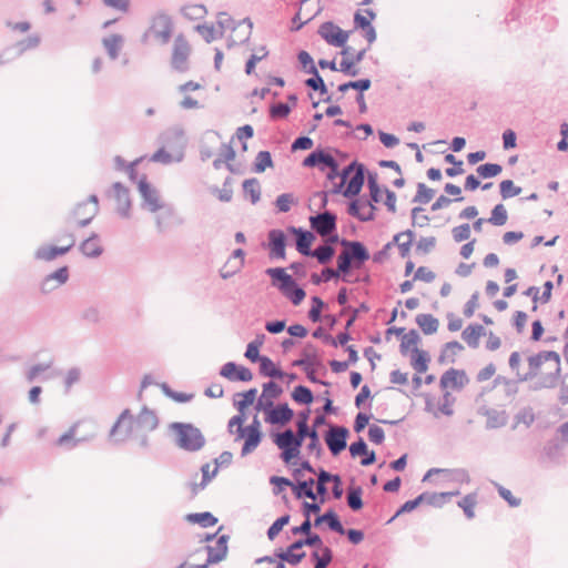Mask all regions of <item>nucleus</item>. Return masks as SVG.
<instances>
[{
    "label": "nucleus",
    "instance_id": "nucleus-1",
    "mask_svg": "<svg viewBox=\"0 0 568 568\" xmlns=\"http://www.w3.org/2000/svg\"><path fill=\"white\" fill-rule=\"evenodd\" d=\"M248 140V124L237 129L236 135L233 136L229 143H224L221 136L215 132H207L203 138V144L201 149L202 159H212L213 165L220 169L222 164H226L227 168L233 171L231 161L235 156L234 146L241 145L242 151L245 152L247 149Z\"/></svg>",
    "mask_w": 568,
    "mask_h": 568
},
{
    "label": "nucleus",
    "instance_id": "nucleus-2",
    "mask_svg": "<svg viewBox=\"0 0 568 568\" xmlns=\"http://www.w3.org/2000/svg\"><path fill=\"white\" fill-rule=\"evenodd\" d=\"M547 362H552L554 367L552 371L542 375L540 379L534 385V389H542V388H555L558 385L559 377L561 376V361L560 355L555 351H541L535 355L528 357L529 371L520 375L517 374L519 382H527L535 378L542 364Z\"/></svg>",
    "mask_w": 568,
    "mask_h": 568
},
{
    "label": "nucleus",
    "instance_id": "nucleus-3",
    "mask_svg": "<svg viewBox=\"0 0 568 568\" xmlns=\"http://www.w3.org/2000/svg\"><path fill=\"white\" fill-rule=\"evenodd\" d=\"M121 426H124L125 430L120 440H124L132 435H141V444L145 445V435L156 428L158 418L153 412L146 408H143L136 418H133L129 410L125 409L112 427L110 436L114 437Z\"/></svg>",
    "mask_w": 568,
    "mask_h": 568
},
{
    "label": "nucleus",
    "instance_id": "nucleus-4",
    "mask_svg": "<svg viewBox=\"0 0 568 568\" xmlns=\"http://www.w3.org/2000/svg\"><path fill=\"white\" fill-rule=\"evenodd\" d=\"M170 428L174 432L178 447L186 452H197L204 444L205 438L201 430L186 423H172Z\"/></svg>",
    "mask_w": 568,
    "mask_h": 568
},
{
    "label": "nucleus",
    "instance_id": "nucleus-5",
    "mask_svg": "<svg viewBox=\"0 0 568 568\" xmlns=\"http://www.w3.org/2000/svg\"><path fill=\"white\" fill-rule=\"evenodd\" d=\"M242 399H235L234 405L240 414L232 417L229 422V433L234 437V442H242V455L248 453V426H245L244 409L248 405V392L239 394Z\"/></svg>",
    "mask_w": 568,
    "mask_h": 568
},
{
    "label": "nucleus",
    "instance_id": "nucleus-6",
    "mask_svg": "<svg viewBox=\"0 0 568 568\" xmlns=\"http://www.w3.org/2000/svg\"><path fill=\"white\" fill-rule=\"evenodd\" d=\"M184 134L181 130H174L165 135L164 148L156 151L151 161L161 163H171L180 161L183 156Z\"/></svg>",
    "mask_w": 568,
    "mask_h": 568
},
{
    "label": "nucleus",
    "instance_id": "nucleus-7",
    "mask_svg": "<svg viewBox=\"0 0 568 568\" xmlns=\"http://www.w3.org/2000/svg\"><path fill=\"white\" fill-rule=\"evenodd\" d=\"M197 32L203 37L206 42L214 41L217 37L224 36L226 31H235L236 27L234 20L225 12L217 16L216 26L199 24Z\"/></svg>",
    "mask_w": 568,
    "mask_h": 568
},
{
    "label": "nucleus",
    "instance_id": "nucleus-8",
    "mask_svg": "<svg viewBox=\"0 0 568 568\" xmlns=\"http://www.w3.org/2000/svg\"><path fill=\"white\" fill-rule=\"evenodd\" d=\"M348 437V428L344 426L329 425V429L324 435V440L331 454L333 456H337L347 447Z\"/></svg>",
    "mask_w": 568,
    "mask_h": 568
},
{
    "label": "nucleus",
    "instance_id": "nucleus-9",
    "mask_svg": "<svg viewBox=\"0 0 568 568\" xmlns=\"http://www.w3.org/2000/svg\"><path fill=\"white\" fill-rule=\"evenodd\" d=\"M287 236L281 229H272L267 232V243L264 247L268 250L270 260H284L286 257Z\"/></svg>",
    "mask_w": 568,
    "mask_h": 568
},
{
    "label": "nucleus",
    "instance_id": "nucleus-10",
    "mask_svg": "<svg viewBox=\"0 0 568 568\" xmlns=\"http://www.w3.org/2000/svg\"><path fill=\"white\" fill-rule=\"evenodd\" d=\"M173 23L169 16L164 13H159L153 17L150 29L145 37L151 34L154 39H156L161 44H166L172 36Z\"/></svg>",
    "mask_w": 568,
    "mask_h": 568
},
{
    "label": "nucleus",
    "instance_id": "nucleus-11",
    "mask_svg": "<svg viewBox=\"0 0 568 568\" xmlns=\"http://www.w3.org/2000/svg\"><path fill=\"white\" fill-rule=\"evenodd\" d=\"M311 227L321 236H327L337 230V216L331 211H324L310 217Z\"/></svg>",
    "mask_w": 568,
    "mask_h": 568
},
{
    "label": "nucleus",
    "instance_id": "nucleus-12",
    "mask_svg": "<svg viewBox=\"0 0 568 568\" xmlns=\"http://www.w3.org/2000/svg\"><path fill=\"white\" fill-rule=\"evenodd\" d=\"M341 244L345 248L341 254H345L354 267H361L371 255L366 246L359 241H348L343 239Z\"/></svg>",
    "mask_w": 568,
    "mask_h": 568
},
{
    "label": "nucleus",
    "instance_id": "nucleus-13",
    "mask_svg": "<svg viewBox=\"0 0 568 568\" xmlns=\"http://www.w3.org/2000/svg\"><path fill=\"white\" fill-rule=\"evenodd\" d=\"M318 34L331 45L344 47L348 39V32L342 30L333 22L327 21L321 24Z\"/></svg>",
    "mask_w": 568,
    "mask_h": 568
},
{
    "label": "nucleus",
    "instance_id": "nucleus-14",
    "mask_svg": "<svg viewBox=\"0 0 568 568\" xmlns=\"http://www.w3.org/2000/svg\"><path fill=\"white\" fill-rule=\"evenodd\" d=\"M190 54V47L187 42L179 36L175 39L173 53H172V67L179 71L184 72L187 70V59Z\"/></svg>",
    "mask_w": 568,
    "mask_h": 568
},
{
    "label": "nucleus",
    "instance_id": "nucleus-15",
    "mask_svg": "<svg viewBox=\"0 0 568 568\" xmlns=\"http://www.w3.org/2000/svg\"><path fill=\"white\" fill-rule=\"evenodd\" d=\"M202 84L189 81L178 87L179 93L182 95L180 106L184 110H193L202 108L201 102L192 95V92L201 90Z\"/></svg>",
    "mask_w": 568,
    "mask_h": 568
},
{
    "label": "nucleus",
    "instance_id": "nucleus-16",
    "mask_svg": "<svg viewBox=\"0 0 568 568\" xmlns=\"http://www.w3.org/2000/svg\"><path fill=\"white\" fill-rule=\"evenodd\" d=\"M469 379L463 369L449 368L442 376L439 381L440 388L447 389H462Z\"/></svg>",
    "mask_w": 568,
    "mask_h": 568
},
{
    "label": "nucleus",
    "instance_id": "nucleus-17",
    "mask_svg": "<svg viewBox=\"0 0 568 568\" xmlns=\"http://www.w3.org/2000/svg\"><path fill=\"white\" fill-rule=\"evenodd\" d=\"M138 186L143 200V206L151 212L159 211L162 207V202L158 191L152 187L144 178L139 181Z\"/></svg>",
    "mask_w": 568,
    "mask_h": 568
},
{
    "label": "nucleus",
    "instance_id": "nucleus-18",
    "mask_svg": "<svg viewBox=\"0 0 568 568\" xmlns=\"http://www.w3.org/2000/svg\"><path fill=\"white\" fill-rule=\"evenodd\" d=\"M294 417V410L287 403L278 404L265 416V422L271 425L285 426Z\"/></svg>",
    "mask_w": 568,
    "mask_h": 568
},
{
    "label": "nucleus",
    "instance_id": "nucleus-19",
    "mask_svg": "<svg viewBox=\"0 0 568 568\" xmlns=\"http://www.w3.org/2000/svg\"><path fill=\"white\" fill-rule=\"evenodd\" d=\"M335 158L323 149H316L312 151L302 162V165L305 168H318L320 171H325V169L332 164Z\"/></svg>",
    "mask_w": 568,
    "mask_h": 568
},
{
    "label": "nucleus",
    "instance_id": "nucleus-20",
    "mask_svg": "<svg viewBox=\"0 0 568 568\" xmlns=\"http://www.w3.org/2000/svg\"><path fill=\"white\" fill-rule=\"evenodd\" d=\"M68 278L69 270L67 266H62L43 278L41 283V291L43 293H50L65 284Z\"/></svg>",
    "mask_w": 568,
    "mask_h": 568
},
{
    "label": "nucleus",
    "instance_id": "nucleus-21",
    "mask_svg": "<svg viewBox=\"0 0 568 568\" xmlns=\"http://www.w3.org/2000/svg\"><path fill=\"white\" fill-rule=\"evenodd\" d=\"M75 243V239L72 234L68 235V244L65 246H44L40 247L36 251L34 256L37 260L41 261H52L59 255H63L68 253Z\"/></svg>",
    "mask_w": 568,
    "mask_h": 568
},
{
    "label": "nucleus",
    "instance_id": "nucleus-22",
    "mask_svg": "<svg viewBox=\"0 0 568 568\" xmlns=\"http://www.w3.org/2000/svg\"><path fill=\"white\" fill-rule=\"evenodd\" d=\"M89 209L87 210L88 203H82L77 206L74 210V216L79 220L80 226L88 225L94 215L98 213L99 204L98 197L95 195H91L89 197Z\"/></svg>",
    "mask_w": 568,
    "mask_h": 568
},
{
    "label": "nucleus",
    "instance_id": "nucleus-23",
    "mask_svg": "<svg viewBox=\"0 0 568 568\" xmlns=\"http://www.w3.org/2000/svg\"><path fill=\"white\" fill-rule=\"evenodd\" d=\"M301 355L302 357L300 359H295L292 363L293 366L301 368L311 366H322V362L318 357L317 347L313 343H306Z\"/></svg>",
    "mask_w": 568,
    "mask_h": 568
},
{
    "label": "nucleus",
    "instance_id": "nucleus-24",
    "mask_svg": "<svg viewBox=\"0 0 568 568\" xmlns=\"http://www.w3.org/2000/svg\"><path fill=\"white\" fill-rule=\"evenodd\" d=\"M365 166L358 165V169L353 173L345 190L343 191V195L345 197L353 199L361 193L365 182Z\"/></svg>",
    "mask_w": 568,
    "mask_h": 568
},
{
    "label": "nucleus",
    "instance_id": "nucleus-25",
    "mask_svg": "<svg viewBox=\"0 0 568 568\" xmlns=\"http://www.w3.org/2000/svg\"><path fill=\"white\" fill-rule=\"evenodd\" d=\"M272 438L274 444L280 448H288V447H302L303 439L297 436L291 428L285 429L281 433H273Z\"/></svg>",
    "mask_w": 568,
    "mask_h": 568
},
{
    "label": "nucleus",
    "instance_id": "nucleus-26",
    "mask_svg": "<svg viewBox=\"0 0 568 568\" xmlns=\"http://www.w3.org/2000/svg\"><path fill=\"white\" fill-rule=\"evenodd\" d=\"M265 274L271 277L272 285L280 292L286 290V286L293 284L294 278L286 273L283 267H268L265 270Z\"/></svg>",
    "mask_w": 568,
    "mask_h": 568
},
{
    "label": "nucleus",
    "instance_id": "nucleus-27",
    "mask_svg": "<svg viewBox=\"0 0 568 568\" xmlns=\"http://www.w3.org/2000/svg\"><path fill=\"white\" fill-rule=\"evenodd\" d=\"M113 191L118 212L121 216L128 217L131 207L128 189L124 187L121 183L116 182L113 184Z\"/></svg>",
    "mask_w": 568,
    "mask_h": 568
},
{
    "label": "nucleus",
    "instance_id": "nucleus-28",
    "mask_svg": "<svg viewBox=\"0 0 568 568\" xmlns=\"http://www.w3.org/2000/svg\"><path fill=\"white\" fill-rule=\"evenodd\" d=\"M221 376L231 382H245L248 379V371L244 366L229 362L220 371Z\"/></svg>",
    "mask_w": 568,
    "mask_h": 568
},
{
    "label": "nucleus",
    "instance_id": "nucleus-29",
    "mask_svg": "<svg viewBox=\"0 0 568 568\" xmlns=\"http://www.w3.org/2000/svg\"><path fill=\"white\" fill-rule=\"evenodd\" d=\"M245 253L243 250L237 248L233 252L232 256L227 260L224 266L221 268V275L227 278L235 274L244 264Z\"/></svg>",
    "mask_w": 568,
    "mask_h": 568
},
{
    "label": "nucleus",
    "instance_id": "nucleus-30",
    "mask_svg": "<svg viewBox=\"0 0 568 568\" xmlns=\"http://www.w3.org/2000/svg\"><path fill=\"white\" fill-rule=\"evenodd\" d=\"M207 561L209 562H220L223 560L227 552V536H220L214 546H207Z\"/></svg>",
    "mask_w": 568,
    "mask_h": 568
},
{
    "label": "nucleus",
    "instance_id": "nucleus-31",
    "mask_svg": "<svg viewBox=\"0 0 568 568\" xmlns=\"http://www.w3.org/2000/svg\"><path fill=\"white\" fill-rule=\"evenodd\" d=\"M256 363L260 364L258 372L263 377L283 378L285 376V373L265 355L260 356V358L256 359Z\"/></svg>",
    "mask_w": 568,
    "mask_h": 568
},
{
    "label": "nucleus",
    "instance_id": "nucleus-32",
    "mask_svg": "<svg viewBox=\"0 0 568 568\" xmlns=\"http://www.w3.org/2000/svg\"><path fill=\"white\" fill-rule=\"evenodd\" d=\"M315 485L314 478H308L306 480L297 481V484L292 485V490L296 499L308 498L312 500L316 499V494L313 490V486Z\"/></svg>",
    "mask_w": 568,
    "mask_h": 568
},
{
    "label": "nucleus",
    "instance_id": "nucleus-33",
    "mask_svg": "<svg viewBox=\"0 0 568 568\" xmlns=\"http://www.w3.org/2000/svg\"><path fill=\"white\" fill-rule=\"evenodd\" d=\"M314 241L315 235L311 231L300 232V235L295 237L296 251L304 256H310V254H313L312 244Z\"/></svg>",
    "mask_w": 568,
    "mask_h": 568
},
{
    "label": "nucleus",
    "instance_id": "nucleus-34",
    "mask_svg": "<svg viewBox=\"0 0 568 568\" xmlns=\"http://www.w3.org/2000/svg\"><path fill=\"white\" fill-rule=\"evenodd\" d=\"M80 251L87 257H98L102 254L103 248L100 244L99 236L97 234H92L90 237L84 240L80 244Z\"/></svg>",
    "mask_w": 568,
    "mask_h": 568
},
{
    "label": "nucleus",
    "instance_id": "nucleus-35",
    "mask_svg": "<svg viewBox=\"0 0 568 568\" xmlns=\"http://www.w3.org/2000/svg\"><path fill=\"white\" fill-rule=\"evenodd\" d=\"M484 414L487 417L486 428L488 429L504 427L508 422V415L505 410L488 408Z\"/></svg>",
    "mask_w": 568,
    "mask_h": 568
},
{
    "label": "nucleus",
    "instance_id": "nucleus-36",
    "mask_svg": "<svg viewBox=\"0 0 568 568\" xmlns=\"http://www.w3.org/2000/svg\"><path fill=\"white\" fill-rule=\"evenodd\" d=\"M485 328L481 325H468L462 333L463 339L471 348H477L479 345V337L485 335Z\"/></svg>",
    "mask_w": 568,
    "mask_h": 568
},
{
    "label": "nucleus",
    "instance_id": "nucleus-37",
    "mask_svg": "<svg viewBox=\"0 0 568 568\" xmlns=\"http://www.w3.org/2000/svg\"><path fill=\"white\" fill-rule=\"evenodd\" d=\"M306 73L312 74V77L305 80V85L314 91H318L322 95L327 94V87L317 68L312 65V68L306 69Z\"/></svg>",
    "mask_w": 568,
    "mask_h": 568
},
{
    "label": "nucleus",
    "instance_id": "nucleus-38",
    "mask_svg": "<svg viewBox=\"0 0 568 568\" xmlns=\"http://www.w3.org/2000/svg\"><path fill=\"white\" fill-rule=\"evenodd\" d=\"M429 355L427 352L419 349L418 347L412 348V361L410 364L413 368L422 374L425 373L428 368Z\"/></svg>",
    "mask_w": 568,
    "mask_h": 568
},
{
    "label": "nucleus",
    "instance_id": "nucleus-39",
    "mask_svg": "<svg viewBox=\"0 0 568 568\" xmlns=\"http://www.w3.org/2000/svg\"><path fill=\"white\" fill-rule=\"evenodd\" d=\"M415 321L426 335L436 333L439 326L438 320L432 314H418Z\"/></svg>",
    "mask_w": 568,
    "mask_h": 568
},
{
    "label": "nucleus",
    "instance_id": "nucleus-40",
    "mask_svg": "<svg viewBox=\"0 0 568 568\" xmlns=\"http://www.w3.org/2000/svg\"><path fill=\"white\" fill-rule=\"evenodd\" d=\"M463 349H464V346L459 342H457V341L448 342L442 348L440 355L438 357V362L439 363H446V362L454 363L455 356L457 355V353H459Z\"/></svg>",
    "mask_w": 568,
    "mask_h": 568
},
{
    "label": "nucleus",
    "instance_id": "nucleus-41",
    "mask_svg": "<svg viewBox=\"0 0 568 568\" xmlns=\"http://www.w3.org/2000/svg\"><path fill=\"white\" fill-rule=\"evenodd\" d=\"M363 489L361 486H351L347 489V505L353 511H358L363 508L364 503L362 499Z\"/></svg>",
    "mask_w": 568,
    "mask_h": 568
},
{
    "label": "nucleus",
    "instance_id": "nucleus-42",
    "mask_svg": "<svg viewBox=\"0 0 568 568\" xmlns=\"http://www.w3.org/2000/svg\"><path fill=\"white\" fill-rule=\"evenodd\" d=\"M281 293L295 306L300 305L306 296L305 291L298 286L295 280L293 281V284L287 285L286 290Z\"/></svg>",
    "mask_w": 568,
    "mask_h": 568
},
{
    "label": "nucleus",
    "instance_id": "nucleus-43",
    "mask_svg": "<svg viewBox=\"0 0 568 568\" xmlns=\"http://www.w3.org/2000/svg\"><path fill=\"white\" fill-rule=\"evenodd\" d=\"M103 45L112 60H115L121 50L123 38L120 34H112L103 39Z\"/></svg>",
    "mask_w": 568,
    "mask_h": 568
},
{
    "label": "nucleus",
    "instance_id": "nucleus-44",
    "mask_svg": "<svg viewBox=\"0 0 568 568\" xmlns=\"http://www.w3.org/2000/svg\"><path fill=\"white\" fill-rule=\"evenodd\" d=\"M186 519L187 521L197 524L203 528L214 526L217 523V518L210 511L189 514Z\"/></svg>",
    "mask_w": 568,
    "mask_h": 568
},
{
    "label": "nucleus",
    "instance_id": "nucleus-45",
    "mask_svg": "<svg viewBox=\"0 0 568 568\" xmlns=\"http://www.w3.org/2000/svg\"><path fill=\"white\" fill-rule=\"evenodd\" d=\"M418 498H422V504L439 508L449 500V494L425 491L418 495Z\"/></svg>",
    "mask_w": 568,
    "mask_h": 568
},
{
    "label": "nucleus",
    "instance_id": "nucleus-46",
    "mask_svg": "<svg viewBox=\"0 0 568 568\" xmlns=\"http://www.w3.org/2000/svg\"><path fill=\"white\" fill-rule=\"evenodd\" d=\"M312 252L313 254H310V257H315L323 265L329 263L335 255V248L329 244L320 245Z\"/></svg>",
    "mask_w": 568,
    "mask_h": 568
},
{
    "label": "nucleus",
    "instance_id": "nucleus-47",
    "mask_svg": "<svg viewBox=\"0 0 568 568\" xmlns=\"http://www.w3.org/2000/svg\"><path fill=\"white\" fill-rule=\"evenodd\" d=\"M565 445L566 444L561 442L558 437L550 439L544 446V454L550 460H557L559 459L561 450L564 449Z\"/></svg>",
    "mask_w": 568,
    "mask_h": 568
},
{
    "label": "nucleus",
    "instance_id": "nucleus-48",
    "mask_svg": "<svg viewBox=\"0 0 568 568\" xmlns=\"http://www.w3.org/2000/svg\"><path fill=\"white\" fill-rule=\"evenodd\" d=\"M273 159L268 151H260L254 160L252 170L255 173H263L267 168H273Z\"/></svg>",
    "mask_w": 568,
    "mask_h": 568
},
{
    "label": "nucleus",
    "instance_id": "nucleus-49",
    "mask_svg": "<svg viewBox=\"0 0 568 568\" xmlns=\"http://www.w3.org/2000/svg\"><path fill=\"white\" fill-rule=\"evenodd\" d=\"M311 409L307 408L298 413V418L296 422L297 432L295 433L303 440L307 438V435L311 434L312 427L308 426Z\"/></svg>",
    "mask_w": 568,
    "mask_h": 568
},
{
    "label": "nucleus",
    "instance_id": "nucleus-50",
    "mask_svg": "<svg viewBox=\"0 0 568 568\" xmlns=\"http://www.w3.org/2000/svg\"><path fill=\"white\" fill-rule=\"evenodd\" d=\"M292 398L297 404L310 405L314 400V395L308 387L298 385L292 392Z\"/></svg>",
    "mask_w": 568,
    "mask_h": 568
},
{
    "label": "nucleus",
    "instance_id": "nucleus-51",
    "mask_svg": "<svg viewBox=\"0 0 568 568\" xmlns=\"http://www.w3.org/2000/svg\"><path fill=\"white\" fill-rule=\"evenodd\" d=\"M305 551L296 552L295 550H290L288 547L286 548V550L278 551L275 554L276 558L292 566L298 565L305 558Z\"/></svg>",
    "mask_w": 568,
    "mask_h": 568
},
{
    "label": "nucleus",
    "instance_id": "nucleus-52",
    "mask_svg": "<svg viewBox=\"0 0 568 568\" xmlns=\"http://www.w3.org/2000/svg\"><path fill=\"white\" fill-rule=\"evenodd\" d=\"M372 85V81L367 78L355 81H348L338 85L337 90L345 93L349 89L357 90L359 93L367 91Z\"/></svg>",
    "mask_w": 568,
    "mask_h": 568
},
{
    "label": "nucleus",
    "instance_id": "nucleus-53",
    "mask_svg": "<svg viewBox=\"0 0 568 568\" xmlns=\"http://www.w3.org/2000/svg\"><path fill=\"white\" fill-rule=\"evenodd\" d=\"M367 186H368L369 196H371V200L368 202H372L373 204L379 203L382 190H381V186L377 181V173L368 172Z\"/></svg>",
    "mask_w": 568,
    "mask_h": 568
},
{
    "label": "nucleus",
    "instance_id": "nucleus-54",
    "mask_svg": "<svg viewBox=\"0 0 568 568\" xmlns=\"http://www.w3.org/2000/svg\"><path fill=\"white\" fill-rule=\"evenodd\" d=\"M181 12L189 20H200L207 13L203 4H186L181 9Z\"/></svg>",
    "mask_w": 568,
    "mask_h": 568
},
{
    "label": "nucleus",
    "instance_id": "nucleus-55",
    "mask_svg": "<svg viewBox=\"0 0 568 568\" xmlns=\"http://www.w3.org/2000/svg\"><path fill=\"white\" fill-rule=\"evenodd\" d=\"M435 191L428 187L425 183H417V192L413 197V203L427 204L434 197Z\"/></svg>",
    "mask_w": 568,
    "mask_h": 568
},
{
    "label": "nucleus",
    "instance_id": "nucleus-56",
    "mask_svg": "<svg viewBox=\"0 0 568 568\" xmlns=\"http://www.w3.org/2000/svg\"><path fill=\"white\" fill-rule=\"evenodd\" d=\"M201 471L202 481L199 485L194 484L192 486V491L194 494L199 493V490L203 489L209 484V481L216 475L217 467H212L210 464H205L202 466Z\"/></svg>",
    "mask_w": 568,
    "mask_h": 568
},
{
    "label": "nucleus",
    "instance_id": "nucleus-57",
    "mask_svg": "<svg viewBox=\"0 0 568 568\" xmlns=\"http://www.w3.org/2000/svg\"><path fill=\"white\" fill-rule=\"evenodd\" d=\"M419 341L420 337L416 329H410L408 333H405L402 337V343L399 346L400 354L405 356L410 346L417 347L416 345Z\"/></svg>",
    "mask_w": 568,
    "mask_h": 568
},
{
    "label": "nucleus",
    "instance_id": "nucleus-58",
    "mask_svg": "<svg viewBox=\"0 0 568 568\" xmlns=\"http://www.w3.org/2000/svg\"><path fill=\"white\" fill-rule=\"evenodd\" d=\"M508 214L504 204H496L493 210L490 217L487 220L493 225L501 226L507 222Z\"/></svg>",
    "mask_w": 568,
    "mask_h": 568
},
{
    "label": "nucleus",
    "instance_id": "nucleus-59",
    "mask_svg": "<svg viewBox=\"0 0 568 568\" xmlns=\"http://www.w3.org/2000/svg\"><path fill=\"white\" fill-rule=\"evenodd\" d=\"M503 171V166L497 163H485L477 166L476 172L483 179L495 178L500 174Z\"/></svg>",
    "mask_w": 568,
    "mask_h": 568
},
{
    "label": "nucleus",
    "instance_id": "nucleus-60",
    "mask_svg": "<svg viewBox=\"0 0 568 568\" xmlns=\"http://www.w3.org/2000/svg\"><path fill=\"white\" fill-rule=\"evenodd\" d=\"M476 503L477 499L475 494H468L458 501V506L464 510V514L468 519H473L475 517L474 508Z\"/></svg>",
    "mask_w": 568,
    "mask_h": 568
},
{
    "label": "nucleus",
    "instance_id": "nucleus-61",
    "mask_svg": "<svg viewBox=\"0 0 568 568\" xmlns=\"http://www.w3.org/2000/svg\"><path fill=\"white\" fill-rule=\"evenodd\" d=\"M326 306L324 301L320 296L312 297V306L308 311V318L313 323H318L322 321V310Z\"/></svg>",
    "mask_w": 568,
    "mask_h": 568
},
{
    "label": "nucleus",
    "instance_id": "nucleus-62",
    "mask_svg": "<svg viewBox=\"0 0 568 568\" xmlns=\"http://www.w3.org/2000/svg\"><path fill=\"white\" fill-rule=\"evenodd\" d=\"M503 200H508L521 193V187L516 186L511 180H504L499 184Z\"/></svg>",
    "mask_w": 568,
    "mask_h": 568
},
{
    "label": "nucleus",
    "instance_id": "nucleus-63",
    "mask_svg": "<svg viewBox=\"0 0 568 568\" xmlns=\"http://www.w3.org/2000/svg\"><path fill=\"white\" fill-rule=\"evenodd\" d=\"M292 111V106L288 103H274L270 106V118L272 120L285 119Z\"/></svg>",
    "mask_w": 568,
    "mask_h": 568
},
{
    "label": "nucleus",
    "instance_id": "nucleus-64",
    "mask_svg": "<svg viewBox=\"0 0 568 568\" xmlns=\"http://www.w3.org/2000/svg\"><path fill=\"white\" fill-rule=\"evenodd\" d=\"M312 558L315 560L314 568H327L333 560V551L331 548L324 547L322 556L317 551H313Z\"/></svg>",
    "mask_w": 568,
    "mask_h": 568
}]
</instances>
